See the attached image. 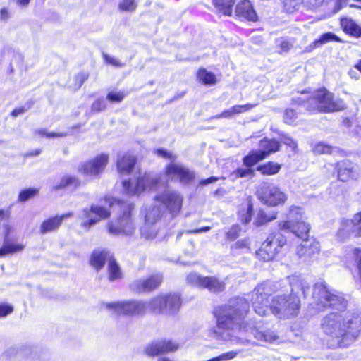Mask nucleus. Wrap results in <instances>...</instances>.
Returning a JSON list of instances; mask_svg holds the SVG:
<instances>
[{"label":"nucleus","instance_id":"13","mask_svg":"<svg viewBox=\"0 0 361 361\" xmlns=\"http://www.w3.org/2000/svg\"><path fill=\"white\" fill-rule=\"evenodd\" d=\"M249 312V305L245 299L235 298L228 305H219L214 308V316H243Z\"/></svg>","mask_w":361,"mask_h":361},{"label":"nucleus","instance_id":"45","mask_svg":"<svg viewBox=\"0 0 361 361\" xmlns=\"http://www.w3.org/2000/svg\"><path fill=\"white\" fill-rule=\"evenodd\" d=\"M38 192L39 190L37 188H28L23 190L19 193L18 201L25 202L35 197L38 194Z\"/></svg>","mask_w":361,"mask_h":361},{"label":"nucleus","instance_id":"40","mask_svg":"<svg viewBox=\"0 0 361 361\" xmlns=\"http://www.w3.org/2000/svg\"><path fill=\"white\" fill-rule=\"evenodd\" d=\"M199 80L205 85H214L216 82L215 75L206 69H200L197 73Z\"/></svg>","mask_w":361,"mask_h":361},{"label":"nucleus","instance_id":"39","mask_svg":"<svg viewBox=\"0 0 361 361\" xmlns=\"http://www.w3.org/2000/svg\"><path fill=\"white\" fill-rule=\"evenodd\" d=\"M157 228L155 224L145 223L140 229L141 235L146 240H152L157 237Z\"/></svg>","mask_w":361,"mask_h":361},{"label":"nucleus","instance_id":"10","mask_svg":"<svg viewBox=\"0 0 361 361\" xmlns=\"http://www.w3.org/2000/svg\"><path fill=\"white\" fill-rule=\"evenodd\" d=\"M300 302L298 296L291 294L277 295L271 301L270 309L272 314H297L300 308Z\"/></svg>","mask_w":361,"mask_h":361},{"label":"nucleus","instance_id":"52","mask_svg":"<svg viewBox=\"0 0 361 361\" xmlns=\"http://www.w3.org/2000/svg\"><path fill=\"white\" fill-rule=\"evenodd\" d=\"M297 117V114L294 111V110L288 109L285 111L283 119L286 123H294Z\"/></svg>","mask_w":361,"mask_h":361},{"label":"nucleus","instance_id":"12","mask_svg":"<svg viewBox=\"0 0 361 361\" xmlns=\"http://www.w3.org/2000/svg\"><path fill=\"white\" fill-rule=\"evenodd\" d=\"M165 175L169 180L177 179L183 185H189L195 179V173L185 165L171 162L165 167Z\"/></svg>","mask_w":361,"mask_h":361},{"label":"nucleus","instance_id":"28","mask_svg":"<svg viewBox=\"0 0 361 361\" xmlns=\"http://www.w3.org/2000/svg\"><path fill=\"white\" fill-rule=\"evenodd\" d=\"M341 25L345 33L356 38L361 37V27L353 20L348 18H341Z\"/></svg>","mask_w":361,"mask_h":361},{"label":"nucleus","instance_id":"44","mask_svg":"<svg viewBox=\"0 0 361 361\" xmlns=\"http://www.w3.org/2000/svg\"><path fill=\"white\" fill-rule=\"evenodd\" d=\"M283 8L287 13H293L302 4L303 0H282Z\"/></svg>","mask_w":361,"mask_h":361},{"label":"nucleus","instance_id":"33","mask_svg":"<svg viewBox=\"0 0 361 361\" xmlns=\"http://www.w3.org/2000/svg\"><path fill=\"white\" fill-rule=\"evenodd\" d=\"M61 224V219L58 216L45 220L40 226V232L45 234L57 230Z\"/></svg>","mask_w":361,"mask_h":361},{"label":"nucleus","instance_id":"26","mask_svg":"<svg viewBox=\"0 0 361 361\" xmlns=\"http://www.w3.org/2000/svg\"><path fill=\"white\" fill-rule=\"evenodd\" d=\"M341 42V39L338 37L334 35L332 32H326L322 35L318 39H315L312 43H311L309 46H307L305 52H311L312 50L322 47V45L331 42Z\"/></svg>","mask_w":361,"mask_h":361},{"label":"nucleus","instance_id":"20","mask_svg":"<svg viewBox=\"0 0 361 361\" xmlns=\"http://www.w3.org/2000/svg\"><path fill=\"white\" fill-rule=\"evenodd\" d=\"M303 211L301 207L296 206H291L288 209L286 214L287 220L281 221L279 224V227L281 230L283 229H293L294 230V223L302 220Z\"/></svg>","mask_w":361,"mask_h":361},{"label":"nucleus","instance_id":"46","mask_svg":"<svg viewBox=\"0 0 361 361\" xmlns=\"http://www.w3.org/2000/svg\"><path fill=\"white\" fill-rule=\"evenodd\" d=\"M136 0H122L118 4V9L121 11H133L137 8Z\"/></svg>","mask_w":361,"mask_h":361},{"label":"nucleus","instance_id":"17","mask_svg":"<svg viewBox=\"0 0 361 361\" xmlns=\"http://www.w3.org/2000/svg\"><path fill=\"white\" fill-rule=\"evenodd\" d=\"M179 343L167 339H159L149 343L145 348V353L149 357H155L176 351Z\"/></svg>","mask_w":361,"mask_h":361},{"label":"nucleus","instance_id":"8","mask_svg":"<svg viewBox=\"0 0 361 361\" xmlns=\"http://www.w3.org/2000/svg\"><path fill=\"white\" fill-rule=\"evenodd\" d=\"M111 216V212L104 206L92 204L90 207L82 209L78 218L80 225L85 229H89L100 221L108 219Z\"/></svg>","mask_w":361,"mask_h":361},{"label":"nucleus","instance_id":"27","mask_svg":"<svg viewBox=\"0 0 361 361\" xmlns=\"http://www.w3.org/2000/svg\"><path fill=\"white\" fill-rule=\"evenodd\" d=\"M260 149L258 150L264 159L268 155L275 153L279 150L280 144L278 141L273 139L264 138L260 141Z\"/></svg>","mask_w":361,"mask_h":361},{"label":"nucleus","instance_id":"58","mask_svg":"<svg viewBox=\"0 0 361 361\" xmlns=\"http://www.w3.org/2000/svg\"><path fill=\"white\" fill-rule=\"evenodd\" d=\"M106 105L103 99H97L92 105V109L93 111H101L106 109Z\"/></svg>","mask_w":361,"mask_h":361},{"label":"nucleus","instance_id":"42","mask_svg":"<svg viewBox=\"0 0 361 361\" xmlns=\"http://www.w3.org/2000/svg\"><path fill=\"white\" fill-rule=\"evenodd\" d=\"M262 159H264V156L261 155L259 151H252L243 158V164L250 168Z\"/></svg>","mask_w":361,"mask_h":361},{"label":"nucleus","instance_id":"48","mask_svg":"<svg viewBox=\"0 0 361 361\" xmlns=\"http://www.w3.org/2000/svg\"><path fill=\"white\" fill-rule=\"evenodd\" d=\"M253 173L254 171L250 167L245 169L239 168L232 173L231 176L233 177V178H245L253 176Z\"/></svg>","mask_w":361,"mask_h":361},{"label":"nucleus","instance_id":"23","mask_svg":"<svg viewBox=\"0 0 361 361\" xmlns=\"http://www.w3.org/2000/svg\"><path fill=\"white\" fill-rule=\"evenodd\" d=\"M6 354L8 356L16 355L18 358H25V361H38V357L31 347L11 348Z\"/></svg>","mask_w":361,"mask_h":361},{"label":"nucleus","instance_id":"3","mask_svg":"<svg viewBox=\"0 0 361 361\" xmlns=\"http://www.w3.org/2000/svg\"><path fill=\"white\" fill-rule=\"evenodd\" d=\"M342 99H334L333 94L325 88L315 91L306 103V108L310 111L329 113L345 109Z\"/></svg>","mask_w":361,"mask_h":361},{"label":"nucleus","instance_id":"9","mask_svg":"<svg viewBox=\"0 0 361 361\" xmlns=\"http://www.w3.org/2000/svg\"><path fill=\"white\" fill-rule=\"evenodd\" d=\"M101 308L111 311L118 314H144L148 310L147 304L142 301H117L110 303H102Z\"/></svg>","mask_w":361,"mask_h":361},{"label":"nucleus","instance_id":"64","mask_svg":"<svg viewBox=\"0 0 361 361\" xmlns=\"http://www.w3.org/2000/svg\"><path fill=\"white\" fill-rule=\"evenodd\" d=\"M235 246L236 248H247L248 247V242L247 240H239L235 243Z\"/></svg>","mask_w":361,"mask_h":361},{"label":"nucleus","instance_id":"2","mask_svg":"<svg viewBox=\"0 0 361 361\" xmlns=\"http://www.w3.org/2000/svg\"><path fill=\"white\" fill-rule=\"evenodd\" d=\"M348 305V300L341 293L331 292L325 282L316 283L312 289V301L310 307L314 313L331 308L342 312Z\"/></svg>","mask_w":361,"mask_h":361},{"label":"nucleus","instance_id":"51","mask_svg":"<svg viewBox=\"0 0 361 361\" xmlns=\"http://www.w3.org/2000/svg\"><path fill=\"white\" fill-rule=\"evenodd\" d=\"M331 151L332 149L331 146L322 142L318 143L314 147V152L316 154H330L331 153Z\"/></svg>","mask_w":361,"mask_h":361},{"label":"nucleus","instance_id":"29","mask_svg":"<svg viewBox=\"0 0 361 361\" xmlns=\"http://www.w3.org/2000/svg\"><path fill=\"white\" fill-rule=\"evenodd\" d=\"M235 0H212L216 12L220 15L231 16Z\"/></svg>","mask_w":361,"mask_h":361},{"label":"nucleus","instance_id":"6","mask_svg":"<svg viewBox=\"0 0 361 361\" xmlns=\"http://www.w3.org/2000/svg\"><path fill=\"white\" fill-rule=\"evenodd\" d=\"M286 244V238L281 233H272L256 252L257 257L264 262L272 260Z\"/></svg>","mask_w":361,"mask_h":361},{"label":"nucleus","instance_id":"53","mask_svg":"<svg viewBox=\"0 0 361 361\" xmlns=\"http://www.w3.org/2000/svg\"><path fill=\"white\" fill-rule=\"evenodd\" d=\"M154 152L159 157L171 160V162H175V160L177 159V156L176 154L169 152L164 149H155Z\"/></svg>","mask_w":361,"mask_h":361},{"label":"nucleus","instance_id":"47","mask_svg":"<svg viewBox=\"0 0 361 361\" xmlns=\"http://www.w3.org/2000/svg\"><path fill=\"white\" fill-rule=\"evenodd\" d=\"M125 97L126 94L123 92L111 90L106 95V99L112 103H120Z\"/></svg>","mask_w":361,"mask_h":361},{"label":"nucleus","instance_id":"34","mask_svg":"<svg viewBox=\"0 0 361 361\" xmlns=\"http://www.w3.org/2000/svg\"><path fill=\"white\" fill-rule=\"evenodd\" d=\"M294 230L293 229H287L288 231L293 232L295 234L298 238L302 240H305L308 238V233L310 231V226L307 223H305L303 220L300 221H297L296 224L294 223Z\"/></svg>","mask_w":361,"mask_h":361},{"label":"nucleus","instance_id":"16","mask_svg":"<svg viewBox=\"0 0 361 361\" xmlns=\"http://www.w3.org/2000/svg\"><path fill=\"white\" fill-rule=\"evenodd\" d=\"M162 281V274L156 273L149 277H142L135 280L130 284V289L137 293H149L159 288Z\"/></svg>","mask_w":361,"mask_h":361},{"label":"nucleus","instance_id":"7","mask_svg":"<svg viewBox=\"0 0 361 361\" xmlns=\"http://www.w3.org/2000/svg\"><path fill=\"white\" fill-rule=\"evenodd\" d=\"M159 184L157 176L151 173L139 176L135 180H123L124 192L128 195H137L145 190H154Z\"/></svg>","mask_w":361,"mask_h":361},{"label":"nucleus","instance_id":"19","mask_svg":"<svg viewBox=\"0 0 361 361\" xmlns=\"http://www.w3.org/2000/svg\"><path fill=\"white\" fill-rule=\"evenodd\" d=\"M109 160V156L102 154L92 160L85 162L81 166L80 172L88 176L99 175L104 169Z\"/></svg>","mask_w":361,"mask_h":361},{"label":"nucleus","instance_id":"37","mask_svg":"<svg viewBox=\"0 0 361 361\" xmlns=\"http://www.w3.org/2000/svg\"><path fill=\"white\" fill-rule=\"evenodd\" d=\"M281 168V164L269 161L265 164L259 166L257 170L263 175L271 176L276 174L280 171Z\"/></svg>","mask_w":361,"mask_h":361},{"label":"nucleus","instance_id":"59","mask_svg":"<svg viewBox=\"0 0 361 361\" xmlns=\"http://www.w3.org/2000/svg\"><path fill=\"white\" fill-rule=\"evenodd\" d=\"M280 52H288L293 47V44L288 40L282 39L279 43Z\"/></svg>","mask_w":361,"mask_h":361},{"label":"nucleus","instance_id":"11","mask_svg":"<svg viewBox=\"0 0 361 361\" xmlns=\"http://www.w3.org/2000/svg\"><path fill=\"white\" fill-rule=\"evenodd\" d=\"M154 200L161 203L172 217L178 215L182 207L183 196L178 191L170 188H166L157 194Z\"/></svg>","mask_w":361,"mask_h":361},{"label":"nucleus","instance_id":"56","mask_svg":"<svg viewBox=\"0 0 361 361\" xmlns=\"http://www.w3.org/2000/svg\"><path fill=\"white\" fill-rule=\"evenodd\" d=\"M240 232V227L238 225H233L227 233V238L230 240L236 239Z\"/></svg>","mask_w":361,"mask_h":361},{"label":"nucleus","instance_id":"57","mask_svg":"<svg viewBox=\"0 0 361 361\" xmlns=\"http://www.w3.org/2000/svg\"><path fill=\"white\" fill-rule=\"evenodd\" d=\"M103 58L106 63L115 67H121L122 63L116 58L106 54H103Z\"/></svg>","mask_w":361,"mask_h":361},{"label":"nucleus","instance_id":"25","mask_svg":"<svg viewBox=\"0 0 361 361\" xmlns=\"http://www.w3.org/2000/svg\"><path fill=\"white\" fill-rule=\"evenodd\" d=\"M136 162L135 158L130 154L119 156L117 160V169L121 174L130 172Z\"/></svg>","mask_w":361,"mask_h":361},{"label":"nucleus","instance_id":"62","mask_svg":"<svg viewBox=\"0 0 361 361\" xmlns=\"http://www.w3.org/2000/svg\"><path fill=\"white\" fill-rule=\"evenodd\" d=\"M233 116L232 114V111L231 108L228 110H226L223 111L221 114L216 116V118H232Z\"/></svg>","mask_w":361,"mask_h":361},{"label":"nucleus","instance_id":"50","mask_svg":"<svg viewBox=\"0 0 361 361\" xmlns=\"http://www.w3.org/2000/svg\"><path fill=\"white\" fill-rule=\"evenodd\" d=\"M36 133L40 137L45 136L46 137H48V138L63 137H66L67 135V133H47L45 129H39L36 131Z\"/></svg>","mask_w":361,"mask_h":361},{"label":"nucleus","instance_id":"4","mask_svg":"<svg viewBox=\"0 0 361 361\" xmlns=\"http://www.w3.org/2000/svg\"><path fill=\"white\" fill-rule=\"evenodd\" d=\"M133 209V204H125L122 216H118L117 219L111 221L107 224L106 228L110 234L114 235H130L134 233L136 226L131 215Z\"/></svg>","mask_w":361,"mask_h":361},{"label":"nucleus","instance_id":"36","mask_svg":"<svg viewBox=\"0 0 361 361\" xmlns=\"http://www.w3.org/2000/svg\"><path fill=\"white\" fill-rule=\"evenodd\" d=\"M162 215L163 212L160 207H151L147 211L145 215V223L155 224Z\"/></svg>","mask_w":361,"mask_h":361},{"label":"nucleus","instance_id":"22","mask_svg":"<svg viewBox=\"0 0 361 361\" xmlns=\"http://www.w3.org/2000/svg\"><path fill=\"white\" fill-rule=\"evenodd\" d=\"M236 16L243 19H245L250 21H255L257 18V16L248 0H243L238 3L235 7Z\"/></svg>","mask_w":361,"mask_h":361},{"label":"nucleus","instance_id":"24","mask_svg":"<svg viewBox=\"0 0 361 361\" xmlns=\"http://www.w3.org/2000/svg\"><path fill=\"white\" fill-rule=\"evenodd\" d=\"M262 326L258 323L253 325L252 326L248 327L246 331L250 330L251 333L254 335L255 338L259 341L265 342H274L276 341L279 337L274 332L271 331H262L260 330Z\"/></svg>","mask_w":361,"mask_h":361},{"label":"nucleus","instance_id":"14","mask_svg":"<svg viewBox=\"0 0 361 361\" xmlns=\"http://www.w3.org/2000/svg\"><path fill=\"white\" fill-rule=\"evenodd\" d=\"M188 283L195 286L207 288L212 293H219L225 289V283L216 276H202L197 273H190L187 276Z\"/></svg>","mask_w":361,"mask_h":361},{"label":"nucleus","instance_id":"30","mask_svg":"<svg viewBox=\"0 0 361 361\" xmlns=\"http://www.w3.org/2000/svg\"><path fill=\"white\" fill-rule=\"evenodd\" d=\"M270 293L268 290L267 283H262L255 288L252 293V301L254 305L257 304H264L267 300Z\"/></svg>","mask_w":361,"mask_h":361},{"label":"nucleus","instance_id":"54","mask_svg":"<svg viewBox=\"0 0 361 361\" xmlns=\"http://www.w3.org/2000/svg\"><path fill=\"white\" fill-rule=\"evenodd\" d=\"M253 207L251 203H248L246 208V212L245 214H243L241 216V221L244 224H248L252 217Z\"/></svg>","mask_w":361,"mask_h":361},{"label":"nucleus","instance_id":"18","mask_svg":"<svg viewBox=\"0 0 361 361\" xmlns=\"http://www.w3.org/2000/svg\"><path fill=\"white\" fill-rule=\"evenodd\" d=\"M242 317H217V325L214 329V335L223 340L228 339L231 336V331L238 327L235 322Z\"/></svg>","mask_w":361,"mask_h":361},{"label":"nucleus","instance_id":"43","mask_svg":"<svg viewBox=\"0 0 361 361\" xmlns=\"http://www.w3.org/2000/svg\"><path fill=\"white\" fill-rule=\"evenodd\" d=\"M276 219V214L274 213L271 215L267 214L264 211L259 210L257 212V216L255 219L254 224L257 226H260Z\"/></svg>","mask_w":361,"mask_h":361},{"label":"nucleus","instance_id":"21","mask_svg":"<svg viewBox=\"0 0 361 361\" xmlns=\"http://www.w3.org/2000/svg\"><path fill=\"white\" fill-rule=\"evenodd\" d=\"M302 240L303 243L297 248V255L300 258L310 257L319 252L320 246L319 242L315 240H309L308 238Z\"/></svg>","mask_w":361,"mask_h":361},{"label":"nucleus","instance_id":"61","mask_svg":"<svg viewBox=\"0 0 361 361\" xmlns=\"http://www.w3.org/2000/svg\"><path fill=\"white\" fill-rule=\"evenodd\" d=\"M283 142L285 145H288L293 149H295L297 147L296 142L290 137H285L283 139Z\"/></svg>","mask_w":361,"mask_h":361},{"label":"nucleus","instance_id":"35","mask_svg":"<svg viewBox=\"0 0 361 361\" xmlns=\"http://www.w3.org/2000/svg\"><path fill=\"white\" fill-rule=\"evenodd\" d=\"M24 247L23 244L5 240L3 246L0 249V256L20 252L24 249Z\"/></svg>","mask_w":361,"mask_h":361},{"label":"nucleus","instance_id":"5","mask_svg":"<svg viewBox=\"0 0 361 361\" xmlns=\"http://www.w3.org/2000/svg\"><path fill=\"white\" fill-rule=\"evenodd\" d=\"M181 305L178 294L159 295L151 299L147 304L148 309L154 314H174Z\"/></svg>","mask_w":361,"mask_h":361},{"label":"nucleus","instance_id":"63","mask_svg":"<svg viewBox=\"0 0 361 361\" xmlns=\"http://www.w3.org/2000/svg\"><path fill=\"white\" fill-rule=\"evenodd\" d=\"M352 134L356 137H361V125H356L352 130Z\"/></svg>","mask_w":361,"mask_h":361},{"label":"nucleus","instance_id":"41","mask_svg":"<svg viewBox=\"0 0 361 361\" xmlns=\"http://www.w3.org/2000/svg\"><path fill=\"white\" fill-rule=\"evenodd\" d=\"M108 271L110 281H115L121 278L122 274L120 267L113 258L109 262Z\"/></svg>","mask_w":361,"mask_h":361},{"label":"nucleus","instance_id":"15","mask_svg":"<svg viewBox=\"0 0 361 361\" xmlns=\"http://www.w3.org/2000/svg\"><path fill=\"white\" fill-rule=\"evenodd\" d=\"M258 197L264 204L274 207L283 204L287 200V195L276 186L264 185L258 190Z\"/></svg>","mask_w":361,"mask_h":361},{"label":"nucleus","instance_id":"49","mask_svg":"<svg viewBox=\"0 0 361 361\" xmlns=\"http://www.w3.org/2000/svg\"><path fill=\"white\" fill-rule=\"evenodd\" d=\"M255 106V104H246L244 105H235L231 108L233 116L246 112Z\"/></svg>","mask_w":361,"mask_h":361},{"label":"nucleus","instance_id":"1","mask_svg":"<svg viewBox=\"0 0 361 361\" xmlns=\"http://www.w3.org/2000/svg\"><path fill=\"white\" fill-rule=\"evenodd\" d=\"M321 326L331 338L329 348H348L361 334V317H324Z\"/></svg>","mask_w":361,"mask_h":361},{"label":"nucleus","instance_id":"31","mask_svg":"<svg viewBox=\"0 0 361 361\" xmlns=\"http://www.w3.org/2000/svg\"><path fill=\"white\" fill-rule=\"evenodd\" d=\"M112 259V256L107 251L94 250L90 258V264L97 269H100L104 266L105 261Z\"/></svg>","mask_w":361,"mask_h":361},{"label":"nucleus","instance_id":"60","mask_svg":"<svg viewBox=\"0 0 361 361\" xmlns=\"http://www.w3.org/2000/svg\"><path fill=\"white\" fill-rule=\"evenodd\" d=\"M219 179V178L218 177H215V176H212L209 178H207V179H202L200 182H199V185H207L209 183H214L216 181H217Z\"/></svg>","mask_w":361,"mask_h":361},{"label":"nucleus","instance_id":"32","mask_svg":"<svg viewBox=\"0 0 361 361\" xmlns=\"http://www.w3.org/2000/svg\"><path fill=\"white\" fill-rule=\"evenodd\" d=\"M353 164L349 161H341L337 164L338 177L342 181L348 180L353 176Z\"/></svg>","mask_w":361,"mask_h":361},{"label":"nucleus","instance_id":"38","mask_svg":"<svg viewBox=\"0 0 361 361\" xmlns=\"http://www.w3.org/2000/svg\"><path fill=\"white\" fill-rule=\"evenodd\" d=\"M80 185V180L75 176H66L61 178L60 183L53 187V190H60L66 187L76 188Z\"/></svg>","mask_w":361,"mask_h":361},{"label":"nucleus","instance_id":"55","mask_svg":"<svg viewBox=\"0 0 361 361\" xmlns=\"http://www.w3.org/2000/svg\"><path fill=\"white\" fill-rule=\"evenodd\" d=\"M13 311V307L11 304L3 302L0 304V316H7Z\"/></svg>","mask_w":361,"mask_h":361}]
</instances>
